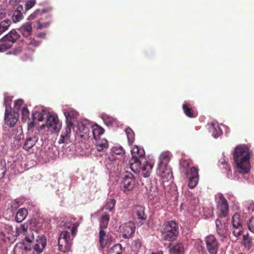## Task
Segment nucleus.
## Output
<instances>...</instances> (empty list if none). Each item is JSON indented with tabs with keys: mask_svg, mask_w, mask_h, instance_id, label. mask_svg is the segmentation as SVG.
Masks as SVG:
<instances>
[{
	"mask_svg": "<svg viewBox=\"0 0 254 254\" xmlns=\"http://www.w3.org/2000/svg\"><path fill=\"white\" fill-rule=\"evenodd\" d=\"M234 162L239 172L247 174L250 171V152L249 149L245 145L236 146L233 153Z\"/></svg>",
	"mask_w": 254,
	"mask_h": 254,
	"instance_id": "nucleus-1",
	"label": "nucleus"
},
{
	"mask_svg": "<svg viewBox=\"0 0 254 254\" xmlns=\"http://www.w3.org/2000/svg\"><path fill=\"white\" fill-rule=\"evenodd\" d=\"M64 115L66 118V126L62 132L61 137L58 141L59 143H67L69 140L71 134V129L76 121L78 113L73 110L65 112Z\"/></svg>",
	"mask_w": 254,
	"mask_h": 254,
	"instance_id": "nucleus-2",
	"label": "nucleus"
},
{
	"mask_svg": "<svg viewBox=\"0 0 254 254\" xmlns=\"http://www.w3.org/2000/svg\"><path fill=\"white\" fill-rule=\"evenodd\" d=\"M161 232L163 240L173 241L176 239L179 233L178 224L173 221H167L163 225Z\"/></svg>",
	"mask_w": 254,
	"mask_h": 254,
	"instance_id": "nucleus-3",
	"label": "nucleus"
},
{
	"mask_svg": "<svg viewBox=\"0 0 254 254\" xmlns=\"http://www.w3.org/2000/svg\"><path fill=\"white\" fill-rule=\"evenodd\" d=\"M229 213V205L226 199L222 193L219 194L217 201V213L219 218L226 217Z\"/></svg>",
	"mask_w": 254,
	"mask_h": 254,
	"instance_id": "nucleus-4",
	"label": "nucleus"
},
{
	"mask_svg": "<svg viewBox=\"0 0 254 254\" xmlns=\"http://www.w3.org/2000/svg\"><path fill=\"white\" fill-rule=\"evenodd\" d=\"M69 239L70 235L68 231H64L61 233L58 241L60 251L65 253L69 250L71 246Z\"/></svg>",
	"mask_w": 254,
	"mask_h": 254,
	"instance_id": "nucleus-5",
	"label": "nucleus"
},
{
	"mask_svg": "<svg viewBox=\"0 0 254 254\" xmlns=\"http://www.w3.org/2000/svg\"><path fill=\"white\" fill-rule=\"evenodd\" d=\"M21 0H9V5L16 7V9L14 11L12 19L14 23L18 22L22 20L23 18V14L24 12L23 7L22 5L18 4Z\"/></svg>",
	"mask_w": 254,
	"mask_h": 254,
	"instance_id": "nucleus-6",
	"label": "nucleus"
},
{
	"mask_svg": "<svg viewBox=\"0 0 254 254\" xmlns=\"http://www.w3.org/2000/svg\"><path fill=\"white\" fill-rule=\"evenodd\" d=\"M206 249L210 254H217L218 251V242L213 235H209L205 238Z\"/></svg>",
	"mask_w": 254,
	"mask_h": 254,
	"instance_id": "nucleus-7",
	"label": "nucleus"
},
{
	"mask_svg": "<svg viewBox=\"0 0 254 254\" xmlns=\"http://www.w3.org/2000/svg\"><path fill=\"white\" fill-rule=\"evenodd\" d=\"M61 126L62 124L59 122L58 118L52 115L47 116L46 124L44 125L50 129L52 133L59 131Z\"/></svg>",
	"mask_w": 254,
	"mask_h": 254,
	"instance_id": "nucleus-8",
	"label": "nucleus"
},
{
	"mask_svg": "<svg viewBox=\"0 0 254 254\" xmlns=\"http://www.w3.org/2000/svg\"><path fill=\"white\" fill-rule=\"evenodd\" d=\"M135 227L134 223L132 221L123 224L121 227V232L123 237L125 239L130 238L134 233Z\"/></svg>",
	"mask_w": 254,
	"mask_h": 254,
	"instance_id": "nucleus-9",
	"label": "nucleus"
},
{
	"mask_svg": "<svg viewBox=\"0 0 254 254\" xmlns=\"http://www.w3.org/2000/svg\"><path fill=\"white\" fill-rule=\"evenodd\" d=\"M232 225L233 227V234L235 237H238L242 233V220L240 215L238 213H235L232 217Z\"/></svg>",
	"mask_w": 254,
	"mask_h": 254,
	"instance_id": "nucleus-10",
	"label": "nucleus"
},
{
	"mask_svg": "<svg viewBox=\"0 0 254 254\" xmlns=\"http://www.w3.org/2000/svg\"><path fill=\"white\" fill-rule=\"evenodd\" d=\"M198 169L195 167H191L189 178V187L190 189L194 188L198 183Z\"/></svg>",
	"mask_w": 254,
	"mask_h": 254,
	"instance_id": "nucleus-11",
	"label": "nucleus"
},
{
	"mask_svg": "<svg viewBox=\"0 0 254 254\" xmlns=\"http://www.w3.org/2000/svg\"><path fill=\"white\" fill-rule=\"evenodd\" d=\"M157 173L161 177L163 182H168L173 178L172 173L168 166L158 167Z\"/></svg>",
	"mask_w": 254,
	"mask_h": 254,
	"instance_id": "nucleus-12",
	"label": "nucleus"
},
{
	"mask_svg": "<svg viewBox=\"0 0 254 254\" xmlns=\"http://www.w3.org/2000/svg\"><path fill=\"white\" fill-rule=\"evenodd\" d=\"M18 121L17 115L14 113H12L11 110L9 111L6 106L4 114V121L5 124L9 127H13Z\"/></svg>",
	"mask_w": 254,
	"mask_h": 254,
	"instance_id": "nucleus-13",
	"label": "nucleus"
},
{
	"mask_svg": "<svg viewBox=\"0 0 254 254\" xmlns=\"http://www.w3.org/2000/svg\"><path fill=\"white\" fill-rule=\"evenodd\" d=\"M46 239L45 237L42 236L36 240V243L32 249V254H39L42 253L46 245Z\"/></svg>",
	"mask_w": 254,
	"mask_h": 254,
	"instance_id": "nucleus-14",
	"label": "nucleus"
},
{
	"mask_svg": "<svg viewBox=\"0 0 254 254\" xmlns=\"http://www.w3.org/2000/svg\"><path fill=\"white\" fill-rule=\"evenodd\" d=\"M121 185L125 191L132 189L134 185L133 175L131 173H127L124 176Z\"/></svg>",
	"mask_w": 254,
	"mask_h": 254,
	"instance_id": "nucleus-15",
	"label": "nucleus"
},
{
	"mask_svg": "<svg viewBox=\"0 0 254 254\" xmlns=\"http://www.w3.org/2000/svg\"><path fill=\"white\" fill-rule=\"evenodd\" d=\"M216 232L220 237L226 238L228 232V226L225 222H222L220 219L215 220Z\"/></svg>",
	"mask_w": 254,
	"mask_h": 254,
	"instance_id": "nucleus-16",
	"label": "nucleus"
},
{
	"mask_svg": "<svg viewBox=\"0 0 254 254\" xmlns=\"http://www.w3.org/2000/svg\"><path fill=\"white\" fill-rule=\"evenodd\" d=\"M38 140V137L35 135H30L26 137L23 145V149L28 151L31 149Z\"/></svg>",
	"mask_w": 254,
	"mask_h": 254,
	"instance_id": "nucleus-17",
	"label": "nucleus"
},
{
	"mask_svg": "<svg viewBox=\"0 0 254 254\" xmlns=\"http://www.w3.org/2000/svg\"><path fill=\"white\" fill-rule=\"evenodd\" d=\"M19 37L20 36L16 31L12 30L2 38V41L10 43V46L12 47V44L14 43Z\"/></svg>",
	"mask_w": 254,
	"mask_h": 254,
	"instance_id": "nucleus-18",
	"label": "nucleus"
},
{
	"mask_svg": "<svg viewBox=\"0 0 254 254\" xmlns=\"http://www.w3.org/2000/svg\"><path fill=\"white\" fill-rule=\"evenodd\" d=\"M33 22L29 21L23 24L19 29L20 33L25 37L28 38L32 33V25Z\"/></svg>",
	"mask_w": 254,
	"mask_h": 254,
	"instance_id": "nucleus-19",
	"label": "nucleus"
},
{
	"mask_svg": "<svg viewBox=\"0 0 254 254\" xmlns=\"http://www.w3.org/2000/svg\"><path fill=\"white\" fill-rule=\"evenodd\" d=\"M133 213L138 220H145L147 219V215L145 213V208L141 205L135 206Z\"/></svg>",
	"mask_w": 254,
	"mask_h": 254,
	"instance_id": "nucleus-20",
	"label": "nucleus"
},
{
	"mask_svg": "<svg viewBox=\"0 0 254 254\" xmlns=\"http://www.w3.org/2000/svg\"><path fill=\"white\" fill-rule=\"evenodd\" d=\"M154 163L151 161H146L143 164V166L141 170L142 171V176L144 178H147L150 176L152 168L153 167Z\"/></svg>",
	"mask_w": 254,
	"mask_h": 254,
	"instance_id": "nucleus-21",
	"label": "nucleus"
},
{
	"mask_svg": "<svg viewBox=\"0 0 254 254\" xmlns=\"http://www.w3.org/2000/svg\"><path fill=\"white\" fill-rule=\"evenodd\" d=\"M129 166L134 173H138L141 170V161L139 159L131 158L129 161Z\"/></svg>",
	"mask_w": 254,
	"mask_h": 254,
	"instance_id": "nucleus-22",
	"label": "nucleus"
},
{
	"mask_svg": "<svg viewBox=\"0 0 254 254\" xmlns=\"http://www.w3.org/2000/svg\"><path fill=\"white\" fill-rule=\"evenodd\" d=\"M132 158L140 159L143 158L145 155V151L142 148L135 145L131 150Z\"/></svg>",
	"mask_w": 254,
	"mask_h": 254,
	"instance_id": "nucleus-23",
	"label": "nucleus"
},
{
	"mask_svg": "<svg viewBox=\"0 0 254 254\" xmlns=\"http://www.w3.org/2000/svg\"><path fill=\"white\" fill-rule=\"evenodd\" d=\"M28 215V210L24 208H20L16 213L15 220L18 223H20L24 220Z\"/></svg>",
	"mask_w": 254,
	"mask_h": 254,
	"instance_id": "nucleus-24",
	"label": "nucleus"
},
{
	"mask_svg": "<svg viewBox=\"0 0 254 254\" xmlns=\"http://www.w3.org/2000/svg\"><path fill=\"white\" fill-rule=\"evenodd\" d=\"M171 254H184V245L181 243H176L170 248Z\"/></svg>",
	"mask_w": 254,
	"mask_h": 254,
	"instance_id": "nucleus-25",
	"label": "nucleus"
},
{
	"mask_svg": "<svg viewBox=\"0 0 254 254\" xmlns=\"http://www.w3.org/2000/svg\"><path fill=\"white\" fill-rule=\"evenodd\" d=\"M24 43L27 45V49L31 50L33 52L34 50L32 48L38 46L40 44V42L36 41L35 39L32 38H27L25 40H23Z\"/></svg>",
	"mask_w": 254,
	"mask_h": 254,
	"instance_id": "nucleus-26",
	"label": "nucleus"
},
{
	"mask_svg": "<svg viewBox=\"0 0 254 254\" xmlns=\"http://www.w3.org/2000/svg\"><path fill=\"white\" fill-rule=\"evenodd\" d=\"M182 108L185 114L189 118H194L196 117V112L193 110L189 105L185 103L183 105Z\"/></svg>",
	"mask_w": 254,
	"mask_h": 254,
	"instance_id": "nucleus-27",
	"label": "nucleus"
},
{
	"mask_svg": "<svg viewBox=\"0 0 254 254\" xmlns=\"http://www.w3.org/2000/svg\"><path fill=\"white\" fill-rule=\"evenodd\" d=\"M92 132L94 138L97 140L99 139L100 135L104 133V129L101 127L96 125L92 127Z\"/></svg>",
	"mask_w": 254,
	"mask_h": 254,
	"instance_id": "nucleus-28",
	"label": "nucleus"
},
{
	"mask_svg": "<svg viewBox=\"0 0 254 254\" xmlns=\"http://www.w3.org/2000/svg\"><path fill=\"white\" fill-rule=\"evenodd\" d=\"M23 236H24V245L30 246L29 244H31L34 240V231L29 229Z\"/></svg>",
	"mask_w": 254,
	"mask_h": 254,
	"instance_id": "nucleus-29",
	"label": "nucleus"
},
{
	"mask_svg": "<svg viewBox=\"0 0 254 254\" xmlns=\"http://www.w3.org/2000/svg\"><path fill=\"white\" fill-rule=\"evenodd\" d=\"M51 24V21H47L44 22L43 21V18L41 17L40 19H38L36 20V22L33 25L34 28L37 29H42L48 27Z\"/></svg>",
	"mask_w": 254,
	"mask_h": 254,
	"instance_id": "nucleus-30",
	"label": "nucleus"
},
{
	"mask_svg": "<svg viewBox=\"0 0 254 254\" xmlns=\"http://www.w3.org/2000/svg\"><path fill=\"white\" fill-rule=\"evenodd\" d=\"M96 148L99 151H103L106 150L109 146L108 141L105 139L98 140L96 143Z\"/></svg>",
	"mask_w": 254,
	"mask_h": 254,
	"instance_id": "nucleus-31",
	"label": "nucleus"
},
{
	"mask_svg": "<svg viewBox=\"0 0 254 254\" xmlns=\"http://www.w3.org/2000/svg\"><path fill=\"white\" fill-rule=\"evenodd\" d=\"M170 157L167 153H163L160 157V162L158 167L168 166V163L170 161Z\"/></svg>",
	"mask_w": 254,
	"mask_h": 254,
	"instance_id": "nucleus-32",
	"label": "nucleus"
},
{
	"mask_svg": "<svg viewBox=\"0 0 254 254\" xmlns=\"http://www.w3.org/2000/svg\"><path fill=\"white\" fill-rule=\"evenodd\" d=\"M28 225L25 224L20 225L16 228V232L14 236L17 237L20 235L24 236L28 232Z\"/></svg>",
	"mask_w": 254,
	"mask_h": 254,
	"instance_id": "nucleus-33",
	"label": "nucleus"
},
{
	"mask_svg": "<svg viewBox=\"0 0 254 254\" xmlns=\"http://www.w3.org/2000/svg\"><path fill=\"white\" fill-rule=\"evenodd\" d=\"M123 248L122 245L120 244L115 245L109 251V254H122Z\"/></svg>",
	"mask_w": 254,
	"mask_h": 254,
	"instance_id": "nucleus-34",
	"label": "nucleus"
},
{
	"mask_svg": "<svg viewBox=\"0 0 254 254\" xmlns=\"http://www.w3.org/2000/svg\"><path fill=\"white\" fill-rule=\"evenodd\" d=\"M125 131L127 136L128 143L129 145H131L134 141V133L129 127L127 128Z\"/></svg>",
	"mask_w": 254,
	"mask_h": 254,
	"instance_id": "nucleus-35",
	"label": "nucleus"
},
{
	"mask_svg": "<svg viewBox=\"0 0 254 254\" xmlns=\"http://www.w3.org/2000/svg\"><path fill=\"white\" fill-rule=\"evenodd\" d=\"M78 130L79 133L87 134L89 131V126H87L82 122L79 123L77 125Z\"/></svg>",
	"mask_w": 254,
	"mask_h": 254,
	"instance_id": "nucleus-36",
	"label": "nucleus"
},
{
	"mask_svg": "<svg viewBox=\"0 0 254 254\" xmlns=\"http://www.w3.org/2000/svg\"><path fill=\"white\" fill-rule=\"evenodd\" d=\"M110 220L109 215L105 213L101 217L100 220V228H106Z\"/></svg>",
	"mask_w": 254,
	"mask_h": 254,
	"instance_id": "nucleus-37",
	"label": "nucleus"
},
{
	"mask_svg": "<svg viewBox=\"0 0 254 254\" xmlns=\"http://www.w3.org/2000/svg\"><path fill=\"white\" fill-rule=\"evenodd\" d=\"M46 112L43 110L41 112L36 111L32 114L34 120H37L38 121L41 122L44 120V116L46 115Z\"/></svg>",
	"mask_w": 254,
	"mask_h": 254,
	"instance_id": "nucleus-38",
	"label": "nucleus"
},
{
	"mask_svg": "<svg viewBox=\"0 0 254 254\" xmlns=\"http://www.w3.org/2000/svg\"><path fill=\"white\" fill-rule=\"evenodd\" d=\"M104 228H100L99 235V243L102 248H104L106 247V244L104 243V238L106 237V233L104 231Z\"/></svg>",
	"mask_w": 254,
	"mask_h": 254,
	"instance_id": "nucleus-39",
	"label": "nucleus"
},
{
	"mask_svg": "<svg viewBox=\"0 0 254 254\" xmlns=\"http://www.w3.org/2000/svg\"><path fill=\"white\" fill-rule=\"evenodd\" d=\"M11 22L9 20H4L0 23V31L1 33L7 30Z\"/></svg>",
	"mask_w": 254,
	"mask_h": 254,
	"instance_id": "nucleus-40",
	"label": "nucleus"
},
{
	"mask_svg": "<svg viewBox=\"0 0 254 254\" xmlns=\"http://www.w3.org/2000/svg\"><path fill=\"white\" fill-rule=\"evenodd\" d=\"M243 242L245 248L248 249H250L251 248L252 243V239L248 235H245L243 236Z\"/></svg>",
	"mask_w": 254,
	"mask_h": 254,
	"instance_id": "nucleus-41",
	"label": "nucleus"
},
{
	"mask_svg": "<svg viewBox=\"0 0 254 254\" xmlns=\"http://www.w3.org/2000/svg\"><path fill=\"white\" fill-rule=\"evenodd\" d=\"M211 132L213 136L216 138L222 134V131L220 127L218 126L213 125L211 128Z\"/></svg>",
	"mask_w": 254,
	"mask_h": 254,
	"instance_id": "nucleus-42",
	"label": "nucleus"
},
{
	"mask_svg": "<svg viewBox=\"0 0 254 254\" xmlns=\"http://www.w3.org/2000/svg\"><path fill=\"white\" fill-rule=\"evenodd\" d=\"M112 151L119 155H124L125 154V151L121 146H114L112 148Z\"/></svg>",
	"mask_w": 254,
	"mask_h": 254,
	"instance_id": "nucleus-43",
	"label": "nucleus"
},
{
	"mask_svg": "<svg viewBox=\"0 0 254 254\" xmlns=\"http://www.w3.org/2000/svg\"><path fill=\"white\" fill-rule=\"evenodd\" d=\"M32 249L31 246H25L24 250H18L15 248L14 250V254H27V251H32Z\"/></svg>",
	"mask_w": 254,
	"mask_h": 254,
	"instance_id": "nucleus-44",
	"label": "nucleus"
},
{
	"mask_svg": "<svg viewBox=\"0 0 254 254\" xmlns=\"http://www.w3.org/2000/svg\"><path fill=\"white\" fill-rule=\"evenodd\" d=\"M104 121L108 126H115L118 124L117 119L111 117H107Z\"/></svg>",
	"mask_w": 254,
	"mask_h": 254,
	"instance_id": "nucleus-45",
	"label": "nucleus"
},
{
	"mask_svg": "<svg viewBox=\"0 0 254 254\" xmlns=\"http://www.w3.org/2000/svg\"><path fill=\"white\" fill-rule=\"evenodd\" d=\"M116 200L115 199H108L106 204L105 206V208L109 211H112L115 207Z\"/></svg>",
	"mask_w": 254,
	"mask_h": 254,
	"instance_id": "nucleus-46",
	"label": "nucleus"
},
{
	"mask_svg": "<svg viewBox=\"0 0 254 254\" xmlns=\"http://www.w3.org/2000/svg\"><path fill=\"white\" fill-rule=\"evenodd\" d=\"M11 48L10 44L7 42L2 41V38L0 43V52H3Z\"/></svg>",
	"mask_w": 254,
	"mask_h": 254,
	"instance_id": "nucleus-47",
	"label": "nucleus"
},
{
	"mask_svg": "<svg viewBox=\"0 0 254 254\" xmlns=\"http://www.w3.org/2000/svg\"><path fill=\"white\" fill-rule=\"evenodd\" d=\"M22 120L26 122L29 118V111L26 107H23L21 110Z\"/></svg>",
	"mask_w": 254,
	"mask_h": 254,
	"instance_id": "nucleus-48",
	"label": "nucleus"
},
{
	"mask_svg": "<svg viewBox=\"0 0 254 254\" xmlns=\"http://www.w3.org/2000/svg\"><path fill=\"white\" fill-rule=\"evenodd\" d=\"M35 0H28L25 3V11L32 8L35 4Z\"/></svg>",
	"mask_w": 254,
	"mask_h": 254,
	"instance_id": "nucleus-49",
	"label": "nucleus"
},
{
	"mask_svg": "<svg viewBox=\"0 0 254 254\" xmlns=\"http://www.w3.org/2000/svg\"><path fill=\"white\" fill-rule=\"evenodd\" d=\"M248 226L249 229L254 233V216L248 221Z\"/></svg>",
	"mask_w": 254,
	"mask_h": 254,
	"instance_id": "nucleus-50",
	"label": "nucleus"
},
{
	"mask_svg": "<svg viewBox=\"0 0 254 254\" xmlns=\"http://www.w3.org/2000/svg\"><path fill=\"white\" fill-rule=\"evenodd\" d=\"M40 14V10H37L34 12L32 13L28 17V20L30 21H32L34 20L35 18L37 17L39 14Z\"/></svg>",
	"mask_w": 254,
	"mask_h": 254,
	"instance_id": "nucleus-51",
	"label": "nucleus"
},
{
	"mask_svg": "<svg viewBox=\"0 0 254 254\" xmlns=\"http://www.w3.org/2000/svg\"><path fill=\"white\" fill-rule=\"evenodd\" d=\"M6 238L3 233L0 232V247L5 243Z\"/></svg>",
	"mask_w": 254,
	"mask_h": 254,
	"instance_id": "nucleus-52",
	"label": "nucleus"
},
{
	"mask_svg": "<svg viewBox=\"0 0 254 254\" xmlns=\"http://www.w3.org/2000/svg\"><path fill=\"white\" fill-rule=\"evenodd\" d=\"M6 14V9L3 7L0 6V18L2 19L5 17Z\"/></svg>",
	"mask_w": 254,
	"mask_h": 254,
	"instance_id": "nucleus-53",
	"label": "nucleus"
},
{
	"mask_svg": "<svg viewBox=\"0 0 254 254\" xmlns=\"http://www.w3.org/2000/svg\"><path fill=\"white\" fill-rule=\"evenodd\" d=\"M19 206V202L16 200H13L11 203V208L12 210H16Z\"/></svg>",
	"mask_w": 254,
	"mask_h": 254,
	"instance_id": "nucleus-54",
	"label": "nucleus"
},
{
	"mask_svg": "<svg viewBox=\"0 0 254 254\" xmlns=\"http://www.w3.org/2000/svg\"><path fill=\"white\" fill-rule=\"evenodd\" d=\"M79 226V223L77 222L74 223L71 229V233L72 235H75L77 232V228Z\"/></svg>",
	"mask_w": 254,
	"mask_h": 254,
	"instance_id": "nucleus-55",
	"label": "nucleus"
},
{
	"mask_svg": "<svg viewBox=\"0 0 254 254\" xmlns=\"http://www.w3.org/2000/svg\"><path fill=\"white\" fill-rule=\"evenodd\" d=\"M6 168L4 165H0V177H2L5 175Z\"/></svg>",
	"mask_w": 254,
	"mask_h": 254,
	"instance_id": "nucleus-56",
	"label": "nucleus"
},
{
	"mask_svg": "<svg viewBox=\"0 0 254 254\" xmlns=\"http://www.w3.org/2000/svg\"><path fill=\"white\" fill-rule=\"evenodd\" d=\"M23 103V101L22 99H18L15 103V107L19 109V108L22 105Z\"/></svg>",
	"mask_w": 254,
	"mask_h": 254,
	"instance_id": "nucleus-57",
	"label": "nucleus"
},
{
	"mask_svg": "<svg viewBox=\"0 0 254 254\" xmlns=\"http://www.w3.org/2000/svg\"><path fill=\"white\" fill-rule=\"evenodd\" d=\"M46 33L41 32V33H38L37 36H38V37H39V38H44L46 36Z\"/></svg>",
	"mask_w": 254,
	"mask_h": 254,
	"instance_id": "nucleus-58",
	"label": "nucleus"
},
{
	"mask_svg": "<svg viewBox=\"0 0 254 254\" xmlns=\"http://www.w3.org/2000/svg\"><path fill=\"white\" fill-rule=\"evenodd\" d=\"M183 163V165H185L186 167H189L190 166V163L188 161H185Z\"/></svg>",
	"mask_w": 254,
	"mask_h": 254,
	"instance_id": "nucleus-59",
	"label": "nucleus"
},
{
	"mask_svg": "<svg viewBox=\"0 0 254 254\" xmlns=\"http://www.w3.org/2000/svg\"><path fill=\"white\" fill-rule=\"evenodd\" d=\"M34 126V122H31L30 123L28 124V127H32Z\"/></svg>",
	"mask_w": 254,
	"mask_h": 254,
	"instance_id": "nucleus-60",
	"label": "nucleus"
},
{
	"mask_svg": "<svg viewBox=\"0 0 254 254\" xmlns=\"http://www.w3.org/2000/svg\"><path fill=\"white\" fill-rule=\"evenodd\" d=\"M104 243L106 244V247L108 246V241L104 240Z\"/></svg>",
	"mask_w": 254,
	"mask_h": 254,
	"instance_id": "nucleus-61",
	"label": "nucleus"
},
{
	"mask_svg": "<svg viewBox=\"0 0 254 254\" xmlns=\"http://www.w3.org/2000/svg\"><path fill=\"white\" fill-rule=\"evenodd\" d=\"M138 243L139 245H140V241L138 240L137 241H135V243Z\"/></svg>",
	"mask_w": 254,
	"mask_h": 254,
	"instance_id": "nucleus-62",
	"label": "nucleus"
},
{
	"mask_svg": "<svg viewBox=\"0 0 254 254\" xmlns=\"http://www.w3.org/2000/svg\"><path fill=\"white\" fill-rule=\"evenodd\" d=\"M84 134H81V135H80L81 137H83V136H84Z\"/></svg>",
	"mask_w": 254,
	"mask_h": 254,
	"instance_id": "nucleus-63",
	"label": "nucleus"
}]
</instances>
